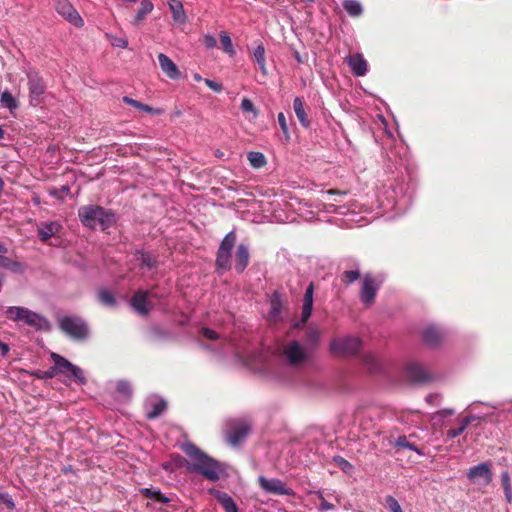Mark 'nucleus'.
Wrapping results in <instances>:
<instances>
[{
  "mask_svg": "<svg viewBox=\"0 0 512 512\" xmlns=\"http://www.w3.org/2000/svg\"><path fill=\"white\" fill-rule=\"evenodd\" d=\"M313 293H314V285L313 283H310L308 287L306 288L304 299H303V306H302V313H301V320L300 323L296 325V327H301L304 325L309 317L311 316L312 309H313Z\"/></svg>",
  "mask_w": 512,
  "mask_h": 512,
  "instance_id": "f3484780",
  "label": "nucleus"
},
{
  "mask_svg": "<svg viewBox=\"0 0 512 512\" xmlns=\"http://www.w3.org/2000/svg\"><path fill=\"white\" fill-rule=\"evenodd\" d=\"M5 316L11 321L23 322L39 331H47L50 328V324L45 317L25 307H8L5 311Z\"/></svg>",
  "mask_w": 512,
  "mask_h": 512,
  "instance_id": "7ed1b4c3",
  "label": "nucleus"
},
{
  "mask_svg": "<svg viewBox=\"0 0 512 512\" xmlns=\"http://www.w3.org/2000/svg\"><path fill=\"white\" fill-rule=\"evenodd\" d=\"M240 107L245 113H252L254 116L258 115V110L254 106L253 102L248 98L242 99Z\"/></svg>",
  "mask_w": 512,
  "mask_h": 512,
  "instance_id": "49530a36",
  "label": "nucleus"
},
{
  "mask_svg": "<svg viewBox=\"0 0 512 512\" xmlns=\"http://www.w3.org/2000/svg\"><path fill=\"white\" fill-rule=\"evenodd\" d=\"M404 373L410 383L423 384L433 380L432 374L422 364L416 362L407 364Z\"/></svg>",
  "mask_w": 512,
  "mask_h": 512,
  "instance_id": "9b49d317",
  "label": "nucleus"
},
{
  "mask_svg": "<svg viewBox=\"0 0 512 512\" xmlns=\"http://www.w3.org/2000/svg\"><path fill=\"white\" fill-rule=\"evenodd\" d=\"M141 494L150 500L160 502V503H168L170 499L161 493L160 490H152L150 488H144L141 490Z\"/></svg>",
  "mask_w": 512,
  "mask_h": 512,
  "instance_id": "72a5a7b5",
  "label": "nucleus"
},
{
  "mask_svg": "<svg viewBox=\"0 0 512 512\" xmlns=\"http://www.w3.org/2000/svg\"><path fill=\"white\" fill-rule=\"evenodd\" d=\"M313 293H314V285L313 283H310L308 287L306 288L304 299H303V306H302V313H301V320L300 323L296 325V327H301L304 325L309 317L311 316L312 309H313Z\"/></svg>",
  "mask_w": 512,
  "mask_h": 512,
  "instance_id": "dca6fc26",
  "label": "nucleus"
},
{
  "mask_svg": "<svg viewBox=\"0 0 512 512\" xmlns=\"http://www.w3.org/2000/svg\"><path fill=\"white\" fill-rule=\"evenodd\" d=\"M112 45L120 48H126L128 46V41L125 38H114L112 41Z\"/></svg>",
  "mask_w": 512,
  "mask_h": 512,
  "instance_id": "13d9d810",
  "label": "nucleus"
},
{
  "mask_svg": "<svg viewBox=\"0 0 512 512\" xmlns=\"http://www.w3.org/2000/svg\"><path fill=\"white\" fill-rule=\"evenodd\" d=\"M216 43H217V41H216L215 37H213L212 35H206L204 37V44L206 47L213 48L216 46Z\"/></svg>",
  "mask_w": 512,
  "mask_h": 512,
  "instance_id": "bf43d9fd",
  "label": "nucleus"
},
{
  "mask_svg": "<svg viewBox=\"0 0 512 512\" xmlns=\"http://www.w3.org/2000/svg\"><path fill=\"white\" fill-rule=\"evenodd\" d=\"M441 416H444V417H447V416H451L454 414V410L453 409H444L442 411H439L438 412Z\"/></svg>",
  "mask_w": 512,
  "mask_h": 512,
  "instance_id": "e2e57ef3",
  "label": "nucleus"
},
{
  "mask_svg": "<svg viewBox=\"0 0 512 512\" xmlns=\"http://www.w3.org/2000/svg\"><path fill=\"white\" fill-rule=\"evenodd\" d=\"M363 364L369 367L371 372H374L378 369V363L375 357L372 354L364 355L362 358Z\"/></svg>",
  "mask_w": 512,
  "mask_h": 512,
  "instance_id": "de8ad7c7",
  "label": "nucleus"
},
{
  "mask_svg": "<svg viewBox=\"0 0 512 512\" xmlns=\"http://www.w3.org/2000/svg\"><path fill=\"white\" fill-rule=\"evenodd\" d=\"M236 243V234L230 231L222 239L216 256V266L222 270L231 268V251Z\"/></svg>",
  "mask_w": 512,
  "mask_h": 512,
  "instance_id": "423d86ee",
  "label": "nucleus"
},
{
  "mask_svg": "<svg viewBox=\"0 0 512 512\" xmlns=\"http://www.w3.org/2000/svg\"><path fill=\"white\" fill-rule=\"evenodd\" d=\"M54 7L58 14L75 27L80 28L84 25V20L68 0H54Z\"/></svg>",
  "mask_w": 512,
  "mask_h": 512,
  "instance_id": "f8f14e48",
  "label": "nucleus"
},
{
  "mask_svg": "<svg viewBox=\"0 0 512 512\" xmlns=\"http://www.w3.org/2000/svg\"><path fill=\"white\" fill-rule=\"evenodd\" d=\"M328 195H339V196H345L347 195V191H342L338 189H330L325 192Z\"/></svg>",
  "mask_w": 512,
  "mask_h": 512,
  "instance_id": "052dcab7",
  "label": "nucleus"
},
{
  "mask_svg": "<svg viewBox=\"0 0 512 512\" xmlns=\"http://www.w3.org/2000/svg\"><path fill=\"white\" fill-rule=\"evenodd\" d=\"M5 135L4 129L0 126V139H3Z\"/></svg>",
  "mask_w": 512,
  "mask_h": 512,
  "instance_id": "69168bd1",
  "label": "nucleus"
},
{
  "mask_svg": "<svg viewBox=\"0 0 512 512\" xmlns=\"http://www.w3.org/2000/svg\"><path fill=\"white\" fill-rule=\"evenodd\" d=\"M422 338L426 344L433 346V345H436L440 341L441 332L438 328H436L434 326H430V327H427L422 332Z\"/></svg>",
  "mask_w": 512,
  "mask_h": 512,
  "instance_id": "c85d7f7f",
  "label": "nucleus"
},
{
  "mask_svg": "<svg viewBox=\"0 0 512 512\" xmlns=\"http://www.w3.org/2000/svg\"><path fill=\"white\" fill-rule=\"evenodd\" d=\"M51 359L54 362V369L57 374H63L65 376L68 375L69 370L73 368V363L68 361L66 358L62 357L57 353H51Z\"/></svg>",
  "mask_w": 512,
  "mask_h": 512,
  "instance_id": "393cba45",
  "label": "nucleus"
},
{
  "mask_svg": "<svg viewBox=\"0 0 512 512\" xmlns=\"http://www.w3.org/2000/svg\"><path fill=\"white\" fill-rule=\"evenodd\" d=\"M250 432V426L243 421L231 424L227 432V441L232 446L240 445Z\"/></svg>",
  "mask_w": 512,
  "mask_h": 512,
  "instance_id": "ddd939ff",
  "label": "nucleus"
},
{
  "mask_svg": "<svg viewBox=\"0 0 512 512\" xmlns=\"http://www.w3.org/2000/svg\"><path fill=\"white\" fill-rule=\"evenodd\" d=\"M194 79H195L196 81H200L202 78H201V76H200L199 74H196V75L194 76Z\"/></svg>",
  "mask_w": 512,
  "mask_h": 512,
  "instance_id": "774afa93",
  "label": "nucleus"
},
{
  "mask_svg": "<svg viewBox=\"0 0 512 512\" xmlns=\"http://www.w3.org/2000/svg\"><path fill=\"white\" fill-rule=\"evenodd\" d=\"M319 331L317 329H312L309 331V339L312 341H317L319 338Z\"/></svg>",
  "mask_w": 512,
  "mask_h": 512,
  "instance_id": "680f3d73",
  "label": "nucleus"
},
{
  "mask_svg": "<svg viewBox=\"0 0 512 512\" xmlns=\"http://www.w3.org/2000/svg\"><path fill=\"white\" fill-rule=\"evenodd\" d=\"M343 8L351 17H358L362 14L363 8L359 1L357 0H344Z\"/></svg>",
  "mask_w": 512,
  "mask_h": 512,
  "instance_id": "473e14b6",
  "label": "nucleus"
},
{
  "mask_svg": "<svg viewBox=\"0 0 512 512\" xmlns=\"http://www.w3.org/2000/svg\"><path fill=\"white\" fill-rule=\"evenodd\" d=\"M0 349H1L2 355H5L9 351L8 345L5 343H2V342L0 344Z\"/></svg>",
  "mask_w": 512,
  "mask_h": 512,
  "instance_id": "0e129e2a",
  "label": "nucleus"
},
{
  "mask_svg": "<svg viewBox=\"0 0 512 512\" xmlns=\"http://www.w3.org/2000/svg\"><path fill=\"white\" fill-rule=\"evenodd\" d=\"M70 379H73L75 382L79 383V384H85L86 383V378L84 376V373L83 371L77 367L76 365H73V368H71L69 370V373L68 375L66 376Z\"/></svg>",
  "mask_w": 512,
  "mask_h": 512,
  "instance_id": "37998d69",
  "label": "nucleus"
},
{
  "mask_svg": "<svg viewBox=\"0 0 512 512\" xmlns=\"http://www.w3.org/2000/svg\"><path fill=\"white\" fill-rule=\"evenodd\" d=\"M249 250L248 247L244 244H240L237 247L236 253H235V270L238 273H242L249 263Z\"/></svg>",
  "mask_w": 512,
  "mask_h": 512,
  "instance_id": "412c9836",
  "label": "nucleus"
},
{
  "mask_svg": "<svg viewBox=\"0 0 512 512\" xmlns=\"http://www.w3.org/2000/svg\"><path fill=\"white\" fill-rule=\"evenodd\" d=\"M7 253L8 248L4 244L0 243V267L13 272H22V264L6 256Z\"/></svg>",
  "mask_w": 512,
  "mask_h": 512,
  "instance_id": "4be33fe9",
  "label": "nucleus"
},
{
  "mask_svg": "<svg viewBox=\"0 0 512 512\" xmlns=\"http://www.w3.org/2000/svg\"><path fill=\"white\" fill-rule=\"evenodd\" d=\"M62 225L57 221L42 223L38 227V236L42 242H47L51 237L60 233Z\"/></svg>",
  "mask_w": 512,
  "mask_h": 512,
  "instance_id": "6ab92c4d",
  "label": "nucleus"
},
{
  "mask_svg": "<svg viewBox=\"0 0 512 512\" xmlns=\"http://www.w3.org/2000/svg\"><path fill=\"white\" fill-rule=\"evenodd\" d=\"M474 421H480V418L474 415H468L463 417L460 420L459 426L457 428H451L447 431V436L449 438H456L461 435L467 427Z\"/></svg>",
  "mask_w": 512,
  "mask_h": 512,
  "instance_id": "a878e982",
  "label": "nucleus"
},
{
  "mask_svg": "<svg viewBox=\"0 0 512 512\" xmlns=\"http://www.w3.org/2000/svg\"><path fill=\"white\" fill-rule=\"evenodd\" d=\"M205 84L215 92H221L223 90V86L221 83L215 82L210 79H205Z\"/></svg>",
  "mask_w": 512,
  "mask_h": 512,
  "instance_id": "6e6d98bb",
  "label": "nucleus"
},
{
  "mask_svg": "<svg viewBox=\"0 0 512 512\" xmlns=\"http://www.w3.org/2000/svg\"><path fill=\"white\" fill-rule=\"evenodd\" d=\"M467 477L474 483H476L479 479H483L484 484L488 485L492 481L490 465L488 463H481L471 467L468 470Z\"/></svg>",
  "mask_w": 512,
  "mask_h": 512,
  "instance_id": "2eb2a0df",
  "label": "nucleus"
},
{
  "mask_svg": "<svg viewBox=\"0 0 512 512\" xmlns=\"http://www.w3.org/2000/svg\"><path fill=\"white\" fill-rule=\"evenodd\" d=\"M380 282L371 273H366L361 280L360 300L367 306L374 303Z\"/></svg>",
  "mask_w": 512,
  "mask_h": 512,
  "instance_id": "6e6552de",
  "label": "nucleus"
},
{
  "mask_svg": "<svg viewBox=\"0 0 512 512\" xmlns=\"http://www.w3.org/2000/svg\"><path fill=\"white\" fill-rule=\"evenodd\" d=\"M0 102L3 107L8 108L10 111H13L18 108V103L16 99L7 90L1 94Z\"/></svg>",
  "mask_w": 512,
  "mask_h": 512,
  "instance_id": "58836bf2",
  "label": "nucleus"
},
{
  "mask_svg": "<svg viewBox=\"0 0 512 512\" xmlns=\"http://www.w3.org/2000/svg\"><path fill=\"white\" fill-rule=\"evenodd\" d=\"M81 223L90 229L102 230L112 227L115 223V214L99 205H85L78 209Z\"/></svg>",
  "mask_w": 512,
  "mask_h": 512,
  "instance_id": "f03ea898",
  "label": "nucleus"
},
{
  "mask_svg": "<svg viewBox=\"0 0 512 512\" xmlns=\"http://www.w3.org/2000/svg\"><path fill=\"white\" fill-rule=\"evenodd\" d=\"M62 191L65 192V193H68L70 191V189L67 186H63L62 187Z\"/></svg>",
  "mask_w": 512,
  "mask_h": 512,
  "instance_id": "338daca9",
  "label": "nucleus"
},
{
  "mask_svg": "<svg viewBox=\"0 0 512 512\" xmlns=\"http://www.w3.org/2000/svg\"><path fill=\"white\" fill-rule=\"evenodd\" d=\"M56 374H57V373H56V371H55L54 367H51L49 370L44 371L42 374H37V377H38V378H41V379H51V378H53Z\"/></svg>",
  "mask_w": 512,
  "mask_h": 512,
  "instance_id": "4d7b16f0",
  "label": "nucleus"
},
{
  "mask_svg": "<svg viewBox=\"0 0 512 512\" xmlns=\"http://www.w3.org/2000/svg\"><path fill=\"white\" fill-rule=\"evenodd\" d=\"M219 38L222 49L229 55H233L235 53V50L229 34L227 32L222 31L219 35Z\"/></svg>",
  "mask_w": 512,
  "mask_h": 512,
  "instance_id": "79ce46f5",
  "label": "nucleus"
},
{
  "mask_svg": "<svg viewBox=\"0 0 512 512\" xmlns=\"http://www.w3.org/2000/svg\"><path fill=\"white\" fill-rule=\"evenodd\" d=\"M317 495H318L319 499L321 500V504H320V508H319L320 511H328V510L334 509V505L329 503L328 501H326L321 492H317Z\"/></svg>",
  "mask_w": 512,
  "mask_h": 512,
  "instance_id": "864d4df0",
  "label": "nucleus"
},
{
  "mask_svg": "<svg viewBox=\"0 0 512 512\" xmlns=\"http://www.w3.org/2000/svg\"><path fill=\"white\" fill-rule=\"evenodd\" d=\"M278 122H279V125H280V128H281L282 132L287 137H289L288 136V125H287L286 117H285L283 112L278 113Z\"/></svg>",
  "mask_w": 512,
  "mask_h": 512,
  "instance_id": "5fc2aeb1",
  "label": "nucleus"
},
{
  "mask_svg": "<svg viewBox=\"0 0 512 512\" xmlns=\"http://www.w3.org/2000/svg\"><path fill=\"white\" fill-rule=\"evenodd\" d=\"M167 408V403L164 400H160L152 405V408L147 412V419L152 420L158 418L163 414Z\"/></svg>",
  "mask_w": 512,
  "mask_h": 512,
  "instance_id": "e433bc0d",
  "label": "nucleus"
},
{
  "mask_svg": "<svg viewBox=\"0 0 512 512\" xmlns=\"http://www.w3.org/2000/svg\"><path fill=\"white\" fill-rule=\"evenodd\" d=\"M123 102L128 105L133 106L134 108H136L138 110H141V111H144L147 113L156 114V115H161L163 113L162 109L153 108L149 105L141 103L140 101L134 100L128 96L123 97Z\"/></svg>",
  "mask_w": 512,
  "mask_h": 512,
  "instance_id": "c756f323",
  "label": "nucleus"
},
{
  "mask_svg": "<svg viewBox=\"0 0 512 512\" xmlns=\"http://www.w3.org/2000/svg\"><path fill=\"white\" fill-rule=\"evenodd\" d=\"M247 159L253 168H262L267 163L264 154L257 151L248 152Z\"/></svg>",
  "mask_w": 512,
  "mask_h": 512,
  "instance_id": "f704fd0d",
  "label": "nucleus"
},
{
  "mask_svg": "<svg viewBox=\"0 0 512 512\" xmlns=\"http://www.w3.org/2000/svg\"><path fill=\"white\" fill-rule=\"evenodd\" d=\"M117 392L129 396L131 394V388L128 382L126 381H120L117 383Z\"/></svg>",
  "mask_w": 512,
  "mask_h": 512,
  "instance_id": "3c124183",
  "label": "nucleus"
},
{
  "mask_svg": "<svg viewBox=\"0 0 512 512\" xmlns=\"http://www.w3.org/2000/svg\"><path fill=\"white\" fill-rule=\"evenodd\" d=\"M201 333L208 340L214 341L219 338V335L216 331L207 327L202 328Z\"/></svg>",
  "mask_w": 512,
  "mask_h": 512,
  "instance_id": "603ef678",
  "label": "nucleus"
},
{
  "mask_svg": "<svg viewBox=\"0 0 512 512\" xmlns=\"http://www.w3.org/2000/svg\"><path fill=\"white\" fill-rule=\"evenodd\" d=\"M333 462L345 473H348L353 469L352 464L340 455L334 456Z\"/></svg>",
  "mask_w": 512,
  "mask_h": 512,
  "instance_id": "c03bdc74",
  "label": "nucleus"
},
{
  "mask_svg": "<svg viewBox=\"0 0 512 512\" xmlns=\"http://www.w3.org/2000/svg\"><path fill=\"white\" fill-rule=\"evenodd\" d=\"M59 328L75 340L83 341L89 335L86 322L75 316H65L59 321Z\"/></svg>",
  "mask_w": 512,
  "mask_h": 512,
  "instance_id": "20e7f679",
  "label": "nucleus"
},
{
  "mask_svg": "<svg viewBox=\"0 0 512 512\" xmlns=\"http://www.w3.org/2000/svg\"><path fill=\"white\" fill-rule=\"evenodd\" d=\"M347 63L356 76H364L367 73V61L362 54L356 53L347 57Z\"/></svg>",
  "mask_w": 512,
  "mask_h": 512,
  "instance_id": "a211bd4d",
  "label": "nucleus"
},
{
  "mask_svg": "<svg viewBox=\"0 0 512 512\" xmlns=\"http://www.w3.org/2000/svg\"><path fill=\"white\" fill-rule=\"evenodd\" d=\"M361 345L359 338L345 336L333 339L330 343V351L337 356H351L360 350Z\"/></svg>",
  "mask_w": 512,
  "mask_h": 512,
  "instance_id": "39448f33",
  "label": "nucleus"
},
{
  "mask_svg": "<svg viewBox=\"0 0 512 512\" xmlns=\"http://www.w3.org/2000/svg\"><path fill=\"white\" fill-rule=\"evenodd\" d=\"M217 501L222 505L226 512H238L235 501L225 492H217Z\"/></svg>",
  "mask_w": 512,
  "mask_h": 512,
  "instance_id": "7c9ffc66",
  "label": "nucleus"
},
{
  "mask_svg": "<svg viewBox=\"0 0 512 512\" xmlns=\"http://www.w3.org/2000/svg\"><path fill=\"white\" fill-rule=\"evenodd\" d=\"M386 504L391 512H403L399 502L393 496L386 497Z\"/></svg>",
  "mask_w": 512,
  "mask_h": 512,
  "instance_id": "09e8293b",
  "label": "nucleus"
},
{
  "mask_svg": "<svg viewBox=\"0 0 512 512\" xmlns=\"http://www.w3.org/2000/svg\"><path fill=\"white\" fill-rule=\"evenodd\" d=\"M168 6L172 13L174 22L179 24H185L187 22V16L183 8V4L179 0H170Z\"/></svg>",
  "mask_w": 512,
  "mask_h": 512,
  "instance_id": "b1692460",
  "label": "nucleus"
},
{
  "mask_svg": "<svg viewBox=\"0 0 512 512\" xmlns=\"http://www.w3.org/2000/svg\"><path fill=\"white\" fill-rule=\"evenodd\" d=\"M360 272L359 270H350V271H344L341 276H340V279H341V282L345 285V286H349L350 284L354 283L355 281H357L358 279H360Z\"/></svg>",
  "mask_w": 512,
  "mask_h": 512,
  "instance_id": "ea45409f",
  "label": "nucleus"
},
{
  "mask_svg": "<svg viewBox=\"0 0 512 512\" xmlns=\"http://www.w3.org/2000/svg\"><path fill=\"white\" fill-rule=\"evenodd\" d=\"M254 60L259 65L260 70L264 75L267 74L265 48L263 44H259L254 50Z\"/></svg>",
  "mask_w": 512,
  "mask_h": 512,
  "instance_id": "c9c22d12",
  "label": "nucleus"
},
{
  "mask_svg": "<svg viewBox=\"0 0 512 512\" xmlns=\"http://www.w3.org/2000/svg\"><path fill=\"white\" fill-rule=\"evenodd\" d=\"M501 482L504 489V494L507 502L511 503L512 501V491H511V480L510 475L507 471H504L501 474Z\"/></svg>",
  "mask_w": 512,
  "mask_h": 512,
  "instance_id": "a19ab883",
  "label": "nucleus"
},
{
  "mask_svg": "<svg viewBox=\"0 0 512 512\" xmlns=\"http://www.w3.org/2000/svg\"><path fill=\"white\" fill-rule=\"evenodd\" d=\"M136 260L141 268L152 269L157 264L156 257L147 252H137Z\"/></svg>",
  "mask_w": 512,
  "mask_h": 512,
  "instance_id": "2f4dec72",
  "label": "nucleus"
},
{
  "mask_svg": "<svg viewBox=\"0 0 512 512\" xmlns=\"http://www.w3.org/2000/svg\"><path fill=\"white\" fill-rule=\"evenodd\" d=\"M158 61L162 71L166 74L167 77L174 80L180 78L179 69L167 55L160 53L158 55Z\"/></svg>",
  "mask_w": 512,
  "mask_h": 512,
  "instance_id": "aec40b11",
  "label": "nucleus"
},
{
  "mask_svg": "<svg viewBox=\"0 0 512 512\" xmlns=\"http://www.w3.org/2000/svg\"><path fill=\"white\" fill-rule=\"evenodd\" d=\"M153 8L154 5L150 0H142L132 24L134 26H139L145 17L152 12Z\"/></svg>",
  "mask_w": 512,
  "mask_h": 512,
  "instance_id": "cd10ccee",
  "label": "nucleus"
},
{
  "mask_svg": "<svg viewBox=\"0 0 512 512\" xmlns=\"http://www.w3.org/2000/svg\"><path fill=\"white\" fill-rule=\"evenodd\" d=\"M289 365L299 367L305 364L309 359V354L306 349L297 341L288 343L283 350Z\"/></svg>",
  "mask_w": 512,
  "mask_h": 512,
  "instance_id": "0eeeda50",
  "label": "nucleus"
},
{
  "mask_svg": "<svg viewBox=\"0 0 512 512\" xmlns=\"http://www.w3.org/2000/svg\"><path fill=\"white\" fill-rule=\"evenodd\" d=\"M151 294L146 290H137L131 298V306L135 309V311L143 316L149 314L150 307V298Z\"/></svg>",
  "mask_w": 512,
  "mask_h": 512,
  "instance_id": "4468645a",
  "label": "nucleus"
},
{
  "mask_svg": "<svg viewBox=\"0 0 512 512\" xmlns=\"http://www.w3.org/2000/svg\"><path fill=\"white\" fill-rule=\"evenodd\" d=\"M258 484L260 488L268 494L272 495H286L294 496V491L287 487V485L280 479L277 478H266L264 476L258 477Z\"/></svg>",
  "mask_w": 512,
  "mask_h": 512,
  "instance_id": "9d476101",
  "label": "nucleus"
},
{
  "mask_svg": "<svg viewBox=\"0 0 512 512\" xmlns=\"http://www.w3.org/2000/svg\"><path fill=\"white\" fill-rule=\"evenodd\" d=\"M182 451L189 457L187 470L196 472L210 481L219 479V463L191 442L182 445Z\"/></svg>",
  "mask_w": 512,
  "mask_h": 512,
  "instance_id": "f257e3e1",
  "label": "nucleus"
},
{
  "mask_svg": "<svg viewBox=\"0 0 512 512\" xmlns=\"http://www.w3.org/2000/svg\"><path fill=\"white\" fill-rule=\"evenodd\" d=\"M99 300L105 304V305H108V306H113L115 305L116 301H115V298L113 296V294L108 291V290H101L99 292Z\"/></svg>",
  "mask_w": 512,
  "mask_h": 512,
  "instance_id": "a18cd8bd",
  "label": "nucleus"
},
{
  "mask_svg": "<svg viewBox=\"0 0 512 512\" xmlns=\"http://www.w3.org/2000/svg\"><path fill=\"white\" fill-rule=\"evenodd\" d=\"M281 309V296L278 292H274L270 298V310L268 313V320L272 323H277L280 320Z\"/></svg>",
  "mask_w": 512,
  "mask_h": 512,
  "instance_id": "5701e85b",
  "label": "nucleus"
},
{
  "mask_svg": "<svg viewBox=\"0 0 512 512\" xmlns=\"http://www.w3.org/2000/svg\"><path fill=\"white\" fill-rule=\"evenodd\" d=\"M394 446L398 449H409L422 455L421 450L414 444L408 441L406 436H399L394 443Z\"/></svg>",
  "mask_w": 512,
  "mask_h": 512,
  "instance_id": "4c0bfd02",
  "label": "nucleus"
},
{
  "mask_svg": "<svg viewBox=\"0 0 512 512\" xmlns=\"http://www.w3.org/2000/svg\"><path fill=\"white\" fill-rule=\"evenodd\" d=\"M30 104L37 106L41 103L46 91L43 78L35 71L27 73Z\"/></svg>",
  "mask_w": 512,
  "mask_h": 512,
  "instance_id": "1a4fd4ad",
  "label": "nucleus"
},
{
  "mask_svg": "<svg viewBox=\"0 0 512 512\" xmlns=\"http://www.w3.org/2000/svg\"><path fill=\"white\" fill-rule=\"evenodd\" d=\"M293 109L297 119L304 128L310 127V120L305 111V105L301 98L296 97L293 101Z\"/></svg>",
  "mask_w": 512,
  "mask_h": 512,
  "instance_id": "bb28decb",
  "label": "nucleus"
},
{
  "mask_svg": "<svg viewBox=\"0 0 512 512\" xmlns=\"http://www.w3.org/2000/svg\"><path fill=\"white\" fill-rule=\"evenodd\" d=\"M1 504H5L10 510L15 508V503L8 493H0V505Z\"/></svg>",
  "mask_w": 512,
  "mask_h": 512,
  "instance_id": "8fccbe9b",
  "label": "nucleus"
}]
</instances>
